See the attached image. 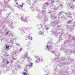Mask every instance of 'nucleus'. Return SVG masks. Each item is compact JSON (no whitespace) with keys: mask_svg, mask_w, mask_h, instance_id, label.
I'll return each instance as SVG.
<instances>
[{"mask_svg":"<svg viewBox=\"0 0 75 75\" xmlns=\"http://www.w3.org/2000/svg\"><path fill=\"white\" fill-rule=\"evenodd\" d=\"M7 61V60H3V62H4V61Z\"/></svg>","mask_w":75,"mask_h":75,"instance_id":"1a4fd4ad","label":"nucleus"},{"mask_svg":"<svg viewBox=\"0 0 75 75\" xmlns=\"http://www.w3.org/2000/svg\"><path fill=\"white\" fill-rule=\"evenodd\" d=\"M8 34V32L6 33V34Z\"/></svg>","mask_w":75,"mask_h":75,"instance_id":"9d476101","label":"nucleus"},{"mask_svg":"<svg viewBox=\"0 0 75 75\" xmlns=\"http://www.w3.org/2000/svg\"><path fill=\"white\" fill-rule=\"evenodd\" d=\"M41 61H42V59H41Z\"/></svg>","mask_w":75,"mask_h":75,"instance_id":"f8f14e48","label":"nucleus"},{"mask_svg":"<svg viewBox=\"0 0 75 75\" xmlns=\"http://www.w3.org/2000/svg\"><path fill=\"white\" fill-rule=\"evenodd\" d=\"M17 0H15V2H17Z\"/></svg>","mask_w":75,"mask_h":75,"instance_id":"9b49d317","label":"nucleus"},{"mask_svg":"<svg viewBox=\"0 0 75 75\" xmlns=\"http://www.w3.org/2000/svg\"><path fill=\"white\" fill-rule=\"evenodd\" d=\"M31 63V64L30 65V67H31V66H32V65H33V63Z\"/></svg>","mask_w":75,"mask_h":75,"instance_id":"39448f33","label":"nucleus"},{"mask_svg":"<svg viewBox=\"0 0 75 75\" xmlns=\"http://www.w3.org/2000/svg\"><path fill=\"white\" fill-rule=\"evenodd\" d=\"M6 62L7 63V64H9V62H8V61H6Z\"/></svg>","mask_w":75,"mask_h":75,"instance_id":"423d86ee","label":"nucleus"},{"mask_svg":"<svg viewBox=\"0 0 75 75\" xmlns=\"http://www.w3.org/2000/svg\"><path fill=\"white\" fill-rule=\"evenodd\" d=\"M28 60L29 61H31V59L30 57H28Z\"/></svg>","mask_w":75,"mask_h":75,"instance_id":"7ed1b4c3","label":"nucleus"},{"mask_svg":"<svg viewBox=\"0 0 75 75\" xmlns=\"http://www.w3.org/2000/svg\"><path fill=\"white\" fill-rule=\"evenodd\" d=\"M23 75H27V73L25 72H23Z\"/></svg>","mask_w":75,"mask_h":75,"instance_id":"20e7f679","label":"nucleus"},{"mask_svg":"<svg viewBox=\"0 0 75 75\" xmlns=\"http://www.w3.org/2000/svg\"><path fill=\"white\" fill-rule=\"evenodd\" d=\"M23 4H22V5L20 6L21 7H22L23 6Z\"/></svg>","mask_w":75,"mask_h":75,"instance_id":"6e6552de","label":"nucleus"},{"mask_svg":"<svg viewBox=\"0 0 75 75\" xmlns=\"http://www.w3.org/2000/svg\"><path fill=\"white\" fill-rule=\"evenodd\" d=\"M50 48V46H47V48Z\"/></svg>","mask_w":75,"mask_h":75,"instance_id":"0eeeda50","label":"nucleus"},{"mask_svg":"<svg viewBox=\"0 0 75 75\" xmlns=\"http://www.w3.org/2000/svg\"><path fill=\"white\" fill-rule=\"evenodd\" d=\"M40 61V59H38L36 61H35V62H36V63H37V62H39V61Z\"/></svg>","mask_w":75,"mask_h":75,"instance_id":"f03ea898","label":"nucleus"},{"mask_svg":"<svg viewBox=\"0 0 75 75\" xmlns=\"http://www.w3.org/2000/svg\"><path fill=\"white\" fill-rule=\"evenodd\" d=\"M5 47L6 48V50H8V48H9V47L10 46L7 45H6L5 46Z\"/></svg>","mask_w":75,"mask_h":75,"instance_id":"f257e3e1","label":"nucleus"},{"mask_svg":"<svg viewBox=\"0 0 75 75\" xmlns=\"http://www.w3.org/2000/svg\"><path fill=\"white\" fill-rule=\"evenodd\" d=\"M16 4H18V2H17V3H16Z\"/></svg>","mask_w":75,"mask_h":75,"instance_id":"ddd939ff","label":"nucleus"},{"mask_svg":"<svg viewBox=\"0 0 75 75\" xmlns=\"http://www.w3.org/2000/svg\"><path fill=\"white\" fill-rule=\"evenodd\" d=\"M51 45L50 47H51Z\"/></svg>","mask_w":75,"mask_h":75,"instance_id":"4468645a","label":"nucleus"}]
</instances>
